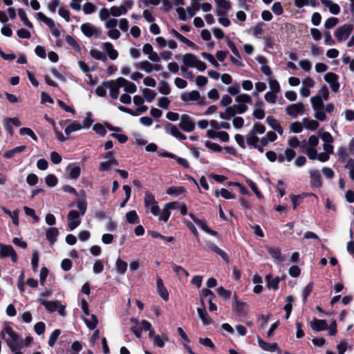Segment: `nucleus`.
I'll return each instance as SVG.
<instances>
[{
	"instance_id": "09e8293b",
	"label": "nucleus",
	"mask_w": 354,
	"mask_h": 354,
	"mask_svg": "<svg viewBox=\"0 0 354 354\" xmlns=\"http://www.w3.org/2000/svg\"><path fill=\"white\" fill-rule=\"evenodd\" d=\"M142 92L144 97L148 102H151L156 96V93L154 91L149 88H144Z\"/></svg>"
},
{
	"instance_id": "9b49d317",
	"label": "nucleus",
	"mask_w": 354,
	"mask_h": 354,
	"mask_svg": "<svg viewBox=\"0 0 354 354\" xmlns=\"http://www.w3.org/2000/svg\"><path fill=\"white\" fill-rule=\"evenodd\" d=\"M80 213L76 210H71L69 212L68 218V226L71 230H75L80 224Z\"/></svg>"
},
{
	"instance_id": "58836bf2",
	"label": "nucleus",
	"mask_w": 354,
	"mask_h": 354,
	"mask_svg": "<svg viewBox=\"0 0 354 354\" xmlns=\"http://www.w3.org/2000/svg\"><path fill=\"white\" fill-rule=\"evenodd\" d=\"M127 81L128 80H127L124 77H118L115 81H106V84H107V86H110L111 84L115 85L118 88H120V87L124 88L126 86V84H127Z\"/></svg>"
},
{
	"instance_id": "393cba45",
	"label": "nucleus",
	"mask_w": 354,
	"mask_h": 354,
	"mask_svg": "<svg viewBox=\"0 0 354 354\" xmlns=\"http://www.w3.org/2000/svg\"><path fill=\"white\" fill-rule=\"evenodd\" d=\"M80 194L82 196V198L78 200L77 207L80 212V215L83 216L86 211L87 204H86V202L85 200V197H86L85 192L84 190H81Z\"/></svg>"
},
{
	"instance_id": "052dcab7",
	"label": "nucleus",
	"mask_w": 354,
	"mask_h": 354,
	"mask_svg": "<svg viewBox=\"0 0 354 354\" xmlns=\"http://www.w3.org/2000/svg\"><path fill=\"white\" fill-rule=\"evenodd\" d=\"M269 86L272 93H278L280 92V86L276 80H270L269 81Z\"/></svg>"
},
{
	"instance_id": "774afa93",
	"label": "nucleus",
	"mask_w": 354,
	"mask_h": 354,
	"mask_svg": "<svg viewBox=\"0 0 354 354\" xmlns=\"http://www.w3.org/2000/svg\"><path fill=\"white\" fill-rule=\"evenodd\" d=\"M45 328V324L41 322H37L34 326L35 333L39 335H42L44 333Z\"/></svg>"
},
{
	"instance_id": "2eb2a0df",
	"label": "nucleus",
	"mask_w": 354,
	"mask_h": 354,
	"mask_svg": "<svg viewBox=\"0 0 354 354\" xmlns=\"http://www.w3.org/2000/svg\"><path fill=\"white\" fill-rule=\"evenodd\" d=\"M201 304L203 307L197 308L198 315L201 319L203 324L204 325H209L212 323V319L209 317L203 302V300L201 299Z\"/></svg>"
},
{
	"instance_id": "69168bd1",
	"label": "nucleus",
	"mask_w": 354,
	"mask_h": 354,
	"mask_svg": "<svg viewBox=\"0 0 354 354\" xmlns=\"http://www.w3.org/2000/svg\"><path fill=\"white\" fill-rule=\"evenodd\" d=\"M306 153L310 160H315L317 157V151L315 148L307 147L306 149Z\"/></svg>"
},
{
	"instance_id": "473e14b6",
	"label": "nucleus",
	"mask_w": 354,
	"mask_h": 354,
	"mask_svg": "<svg viewBox=\"0 0 354 354\" xmlns=\"http://www.w3.org/2000/svg\"><path fill=\"white\" fill-rule=\"evenodd\" d=\"M90 55L97 60L106 62L107 59L106 55L102 51L97 49H91L90 50Z\"/></svg>"
},
{
	"instance_id": "bb28decb",
	"label": "nucleus",
	"mask_w": 354,
	"mask_h": 354,
	"mask_svg": "<svg viewBox=\"0 0 354 354\" xmlns=\"http://www.w3.org/2000/svg\"><path fill=\"white\" fill-rule=\"evenodd\" d=\"M127 12V8L125 6H113L110 8L111 15L113 17H120V15H125Z\"/></svg>"
},
{
	"instance_id": "f03ea898",
	"label": "nucleus",
	"mask_w": 354,
	"mask_h": 354,
	"mask_svg": "<svg viewBox=\"0 0 354 354\" xmlns=\"http://www.w3.org/2000/svg\"><path fill=\"white\" fill-rule=\"evenodd\" d=\"M310 102L315 112V118L319 121H325L326 115L324 111L323 100L320 95H315L310 98Z\"/></svg>"
},
{
	"instance_id": "bf43d9fd",
	"label": "nucleus",
	"mask_w": 354,
	"mask_h": 354,
	"mask_svg": "<svg viewBox=\"0 0 354 354\" xmlns=\"http://www.w3.org/2000/svg\"><path fill=\"white\" fill-rule=\"evenodd\" d=\"M57 181V177L53 174H49L46 178V183L49 187H55Z\"/></svg>"
},
{
	"instance_id": "72a5a7b5",
	"label": "nucleus",
	"mask_w": 354,
	"mask_h": 354,
	"mask_svg": "<svg viewBox=\"0 0 354 354\" xmlns=\"http://www.w3.org/2000/svg\"><path fill=\"white\" fill-rule=\"evenodd\" d=\"M26 148V147L25 145L15 147L10 150L7 151L4 154V157L7 158H11L15 156V153H19L24 151Z\"/></svg>"
},
{
	"instance_id": "423d86ee",
	"label": "nucleus",
	"mask_w": 354,
	"mask_h": 354,
	"mask_svg": "<svg viewBox=\"0 0 354 354\" xmlns=\"http://www.w3.org/2000/svg\"><path fill=\"white\" fill-rule=\"evenodd\" d=\"M286 111L288 115L297 118L299 115L304 113L305 106L302 102L291 104L286 107Z\"/></svg>"
},
{
	"instance_id": "a19ab883",
	"label": "nucleus",
	"mask_w": 354,
	"mask_h": 354,
	"mask_svg": "<svg viewBox=\"0 0 354 354\" xmlns=\"http://www.w3.org/2000/svg\"><path fill=\"white\" fill-rule=\"evenodd\" d=\"M103 86L105 88H109L110 89V96L113 99H117L119 96L120 88L116 87L115 85L107 86L106 82H103Z\"/></svg>"
},
{
	"instance_id": "6ab92c4d",
	"label": "nucleus",
	"mask_w": 354,
	"mask_h": 354,
	"mask_svg": "<svg viewBox=\"0 0 354 354\" xmlns=\"http://www.w3.org/2000/svg\"><path fill=\"white\" fill-rule=\"evenodd\" d=\"M197 59V57L192 53H186L183 56V64L191 68L195 67Z\"/></svg>"
},
{
	"instance_id": "680f3d73",
	"label": "nucleus",
	"mask_w": 354,
	"mask_h": 354,
	"mask_svg": "<svg viewBox=\"0 0 354 354\" xmlns=\"http://www.w3.org/2000/svg\"><path fill=\"white\" fill-rule=\"evenodd\" d=\"M198 342L203 346L209 347L211 349H214L215 347L212 341L208 337H205V338L200 337L198 339Z\"/></svg>"
},
{
	"instance_id": "5fc2aeb1",
	"label": "nucleus",
	"mask_w": 354,
	"mask_h": 354,
	"mask_svg": "<svg viewBox=\"0 0 354 354\" xmlns=\"http://www.w3.org/2000/svg\"><path fill=\"white\" fill-rule=\"evenodd\" d=\"M236 300V310L241 314H245L247 312L248 306L245 303L239 302L236 300V297L234 296Z\"/></svg>"
},
{
	"instance_id": "338daca9",
	"label": "nucleus",
	"mask_w": 354,
	"mask_h": 354,
	"mask_svg": "<svg viewBox=\"0 0 354 354\" xmlns=\"http://www.w3.org/2000/svg\"><path fill=\"white\" fill-rule=\"evenodd\" d=\"M81 172V169L79 166H76L71 169L70 173H69V178L71 179H76L77 178Z\"/></svg>"
},
{
	"instance_id": "8fccbe9b",
	"label": "nucleus",
	"mask_w": 354,
	"mask_h": 354,
	"mask_svg": "<svg viewBox=\"0 0 354 354\" xmlns=\"http://www.w3.org/2000/svg\"><path fill=\"white\" fill-rule=\"evenodd\" d=\"M85 323L88 328L91 330L94 329L98 323V320L97 317L95 315H91V320H88L86 319H84Z\"/></svg>"
},
{
	"instance_id": "a211bd4d",
	"label": "nucleus",
	"mask_w": 354,
	"mask_h": 354,
	"mask_svg": "<svg viewBox=\"0 0 354 354\" xmlns=\"http://www.w3.org/2000/svg\"><path fill=\"white\" fill-rule=\"evenodd\" d=\"M310 185L312 187H320L322 185V177L318 170L310 171Z\"/></svg>"
},
{
	"instance_id": "e2e57ef3",
	"label": "nucleus",
	"mask_w": 354,
	"mask_h": 354,
	"mask_svg": "<svg viewBox=\"0 0 354 354\" xmlns=\"http://www.w3.org/2000/svg\"><path fill=\"white\" fill-rule=\"evenodd\" d=\"M96 7L90 2L86 3L83 6V11L86 15H89L95 11Z\"/></svg>"
},
{
	"instance_id": "e433bc0d",
	"label": "nucleus",
	"mask_w": 354,
	"mask_h": 354,
	"mask_svg": "<svg viewBox=\"0 0 354 354\" xmlns=\"http://www.w3.org/2000/svg\"><path fill=\"white\" fill-rule=\"evenodd\" d=\"M144 204L145 206L146 207L150 205H153L155 204H157L154 196L149 191L145 192Z\"/></svg>"
},
{
	"instance_id": "f257e3e1",
	"label": "nucleus",
	"mask_w": 354,
	"mask_h": 354,
	"mask_svg": "<svg viewBox=\"0 0 354 354\" xmlns=\"http://www.w3.org/2000/svg\"><path fill=\"white\" fill-rule=\"evenodd\" d=\"M235 101L237 104L227 106L225 109V113L229 119L231 117L235 116L237 113L242 114L246 112L248 109L247 104L252 103V97L248 94L243 93L237 95L235 97Z\"/></svg>"
},
{
	"instance_id": "3c124183",
	"label": "nucleus",
	"mask_w": 354,
	"mask_h": 354,
	"mask_svg": "<svg viewBox=\"0 0 354 354\" xmlns=\"http://www.w3.org/2000/svg\"><path fill=\"white\" fill-rule=\"evenodd\" d=\"M93 123V120L91 118V113H87L86 116L82 120V122L80 123L82 129H88Z\"/></svg>"
},
{
	"instance_id": "6e6d98bb",
	"label": "nucleus",
	"mask_w": 354,
	"mask_h": 354,
	"mask_svg": "<svg viewBox=\"0 0 354 354\" xmlns=\"http://www.w3.org/2000/svg\"><path fill=\"white\" fill-rule=\"evenodd\" d=\"M338 23V19L336 17H330L324 23V27L326 29H330L335 27Z\"/></svg>"
},
{
	"instance_id": "13d9d810",
	"label": "nucleus",
	"mask_w": 354,
	"mask_h": 354,
	"mask_svg": "<svg viewBox=\"0 0 354 354\" xmlns=\"http://www.w3.org/2000/svg\"><path fill=\"white\" fill-rule=\"evenodd\" d=\"M201 55L203 56V57L204 59L209 61L215 67H218L219 66V64L215 59V58L214 57V56L212 55L203 52V53H202Z\"/></svg>"
},
{
	"instance_id": "de8ad7c7",
	"label": "nucleus",
	"mask_w": 354,
	"mask_h": 354,
	"mask_svg": "<svg viewBox=\"0 0 354 354\" xmlns=\"http://www.w3.org/2000/svg\"><path fill=\"white\" fill-rule=\"evenodd\" d=\"M61 332H60V330L59 329H56L51 334H50V336L49 337V339H48V345L50 346V347H53L57 339H58L59 335H60Z\"/></svg>"
},
{
	"instance_id": "5701e85b",
	"label": "nucleus",
	"mask_w": 354,
	"mask_h": 354,
	"mask_svg": "<svg viewBox=\"0 0 354 354\" xmlns=\"http://www.w3.org/2000/svg\"><path fill=\"white\" fill-rule=\"evenodd\" d=\"M206 243L209 249L220 255L225 261H229L228 256L223 250L218 248L214 243H212L211 241H207Z\"/></svg>"
},
{
	"instance_id": "412c9836",
	"label": "nucleus",
	"mask_w": 354,
	"mask_h": 354,
	"mask_svg": "<svg viewBox=\"0 0 354 354\" xmlns=\"http://www.w3.org/2000/svg\"><path fill=\"white\" fill-rule=\"evenodd\" d=\"M266 121L273 130L276 131L280 135L283 133V128L274 117L268 116Z\"/></svg>"
},
{
	"instance_id": "ea45409f",
	"label": "nucleus",
	"mask_w": 354,
	"mask_h": 354,
	"mask_svg": "<svg viewBox=\"0 0 354 354\" xmlns=\"http://www.w3.org/2000/svg\"><path fill=\"white\" fill-rule=\"evenodd\" d=\"M127 221L131 224H136L139 222L138 216L135 210H131L126 214Z\"/></svg>"
},
{
	"instance_id": "79ce46f5",
	"label": "nucleus",
	"mask_w": 354,
	"mask_h": 354,
	"mask_svg": "<svg viewBox=\"0 0 354 354\" xmlns=\"http://www.w3.org/2000/svg\"><path fill=\"white\" fill-rule=\"evenodd\" d=\"M268 252L271 255V257L279 261H282L283 259L281 255V250L278 248H268Z\"/></svg>"
},
{
	"instance_id": "7c9ffc66",
	"label": "nucleus",
	"mask_w": 354,
	"mask_h": 354,
	"mask_svg": "<svg viewBox=\"0 0 354 354\" xmlns=\"http://www.w3.org/2000/svg\"><path fill=\"white\" fill-rule=\"evenodd\" d=\"M127 263L118 258L115 262L116 270L120 274H124L127 269Z\"/></svg>"
},
{
	"instance_id": "864d4df0",
	"label": "nucleus",
	"mask_w": 354,
	"mask_h": 354,
	"mask_svg": "<svg viewBox=\"0 0 354 354\" xmlns=\"http://www.w3.org/2000/svg\"><path fill=\"white\" fill-rule=\"evenodd\" d=\"M303 128V124L299 122H294L290 125V129L293 133H300L302 131Z\"/></svg>"
},
{
	"instance_id": "1a4fd4ad",
	"label": "nucleus",
	"mask_w": 354,
	"mask_h": 354,
	"mask_svg": "<svg viewBox=\"0 0 354 354\" xmlns=\"http://www.w3.org/2000/svg\"><path fill=\"white\" fill-rule=\"evenodd\" d=\"M179 127L186 132H191L195 128V123L188 115L183 114L180 117Z\"/></svg>"
},
{
	"instance_id": "a878e982",
	"label": "nucleus",
	"mask_w": 354,
	"mask_h": 354,
	"mask_svg": "<svg viewBox=\"0 0 354 354\" xmlns=\"http://www.w3.org/2000/svg\"><path fill=\"white\" fill-rule=\"evenodd\" d=\"M59 234V231L56 227H49L46 233V239L50 243L56 241L57 237Z\"/></svg>"
},
{
	"instance_id": "0e129e2a",
	"label": "nucleus",
	"mask_w": 354,
	"mask_h": 354,
	"mask_svg": "<svg viewBox=\"0 0 354 354\" xmlns=\"http://www.w3.org/2000/svg\"><path fill=\"white\" fill-rule=\"evenodd\" d=\"M110 15V10L106 8H102L99 11V17L102 21H105L108 19Z\"/></svg>"
},
{
	"instance_id": "6e6552de",
	"label": "nucleus",
	"mask_w": 354,
	"mask_h": 354,
	"mask_svg": "<svg viewBox=\"0 0 354 354\" xmlns=\"http://www.w3.org/2000/svg\"><path fill=\"white\" fill-rule=\"evenodd\" d=\"M81 31L87 37H99L100 35V30L90 23H85L82 24L80 27Z\"/></svg>"
},
{
	"instance_id": "0eeeda50",
	"label": "nucleus",
	"mask_w": 354,
	"mask_h": 354,
	"mask_svg": "<svg viewBox=\"0 0 354 354\" xmlns=\"http://www.w3.org/2000/svg\"><path fill=\"white\" fill-rule=\"evenodd\" d=\"M353 29L351 24H344L339 27L335 32V35L339 41H342L348 37Z\"/></svg>"
},
{
	"instance_id": "cd10ccee",
	"label": "nucleus",
	"mask_w": 354,
	"mask_h": 354,
	"mask_svg": "<svg viewBox=\"0 0 354 354\" xmlns=\"http://www.w3.org/2000/svg\"><path fill=\"white\" fill-rule=\"evenodd\" d=\"M266 280L267 282V286L268 288H272L274 290H277L278 288L279 278L274 277L273 278L272 276L268 274L266 277Z\"/></svg>"
},
{
	"instance_id": "dca6fc26",
	"label": "nucleus",
	"mask_w": 354,
	"mask_h": 354,
	"mask_svg": "<svg viewBox=\"0 0 354 354\" xmlns=\"http://www.w3.org/2000/svg\"><path fill=\"white\" fill-rule=\"evenodd\" d=\"M310 327L313 330L318 332L326 330L328 327V324L324 319L314 318L310 322Z\"/></svg>"
},
{
	"instance_id": "c85d7f7f",
	"label": "nucleus",
	"mask_w": 354,
	"mask_h": 354,
	"mask_svg": "<svg viewBox=\"0 0 354 354\" xmlns=\"http://www.w3.org/2000/svg\"><path fill=\"white\" fill-rule=\"evenodd\" d=\"M1 209L5 214L9 215V217H11L12 223L15 225H19V210H15L13 212H12L11 211H10L9 209L4 207H2Z\"/></svg>"
},
{
	"instance_id": "4468645a",
	"label": "nucleus",
	"mask_w": 354,
	"mask_h": 354,
	"mask_svg": "<svg viewBox=\"0 0 354 354\" xmlns=\"http://www.w3.org/2000/svg\"><path fill=\"white\" fill-rule=\"evenodd\" d=\"M178 207L177 202L167 203L164 205L162 209V214L160 217V220L164 222H167L170 216V209H174Z\"/></svg>"
},
{
	"instance_id": "b1692460",
	"label": "nucleus",
	"mask_w": 354,
	"mask_h": 354,
	"mask_svg": "<svg viewBox=\"0 0 354 354\" xmlns=\"http://www.w3.org/2000/svg\"><path fill=\"white\" fill-rule=\"evenodd\" d=\"M302 124L306 129L315 131L319 127V123L315 120L308 118H304L302 119Z\"/></svg>"
},
{
	"instance_id": "f3484780",
	"label": "nucleus",
	"mask_w": 354,
	"mask_h": 354,
	"mask_svg": "<svg viewBox=\"0 0 354 354\" xmlns=\"http://www.w3.org/2000/svg\"><path fill=\"white\" fill-rule=\"evenodd\" d=\"M259 346L264 351H277L279 353H281V349L279 348L277 343L270 344L264 342L261 338L258 337Z\"/></svg>"
},
{
	"instance_id": "2f4dec72",
	"label": "nucleus",
	"mask_w": 354,
	"mask_h": 354,
	"mask_svg": "<svg viewBox=\"0 0 354 354\" xmlns=\"http://www.w3.org/2000/svg\"><path fill=\"white\" fill-rule=\"evenodd\" d=\"M82 129V127L81 126V124L76 121H74L65 129L64 132L67 136H69L71 133L79 131Z\"/></svg>"
},
{
	"instance_id": "9d476101",
	"label": "nucleus",
	"mask_w": 354,
	"mask_h": 354,
	"mask_svg": "<svg viewBox=\"0 0 354 354\" xmlns=\"http://www.w3.org/2000/svg\"><path fill=\"white\" fill-rule=\"evenodd\" d=\"M180 99L184 102H188L189 101H197L201 100L200 104H205V98L201 99L200 93L198 91H192L189 93H183L180 95Z\"/></svg>"
},
{
	"instance_id": "4be33fe9",
	"label": "nucleus",
	"mask_w": 354,
	"mask_h": 354,
	"mask_svg": "<svg viewBox=\"0 0 354 354\" xmlns=\"http://www.w3.org/2000/svg\"><path fill=\"white\" fill-rule=\"evenodd\" d=\"M321 2L328 8L329 12L333 15H337L339 13L340 8L338 4L333 2L330 0H321Z\"/></svg>"
},
{
	"instance_id": "ddd939ff",
	"label": "nucleus",
	"mask_w": 354,
	"mask_h": 354,
	"mask_svg": "<svg viewBox=\"0 0 354 354\" xmlns=\"http://www.w3.org/2000/svg\"><path fill=\"white\" fill-rule=\"evenodd\" d=\"M142 52L145 55L148 56L149 60L158 63L160 62L159 55L153 51V48L150 44H145L142 48Z\"/></svg>"
},
{
	"instance_id": "20e7f679",
	"label": "nucleus",
	"mask_w": 354,
	"mask_h": 354,
	"mask_svg": "<svg viewBox=\"0 0 354 354\" xmlns=\"http://www.w3.org/2000/svg\"><path fill=\"white\" fill-rule=\"evenodd\" d=\"M1 337L6 340L12 351H15L17 348L11 342H17L19 339V335L12 330L11 327L7 326L1 331Z\"/></svg>"
},
{
	"instance_id": "c756f323",
	"label": "nucleus",
	"mask_w": 354,
	"mask_h": 354,
	"mask_svg": "<svg viewBox=\"0 0 354 354\" xmlns=\"http://www.w3.org/2000/svg\"><path fill=\"white\" fill-rule=\"evenodd\" d=\"M185 189L183 187H169L166 190V194L169 195L179 196L185 192Z\"/></svg>"
},
{
	"instance_id": "4c0bfd02",
	"label": "nucleus",
	"mask_w": 354,
	"mask_h": 354,
	"mask_svg": "<svg viewBox=\"0 0 354 354\" xmlns=\"http://www.w3.org/2000/svg\"><path fill=\"white\" fill-rule=\"evenodd\" d=\"M138 68L146 72L147 73H150L152 72V64L148 60L140 62L138 64Z\"/></svg>"
},
{
	"instance_id": "4d7b16f0",
	"label": "nucleus",
	"mask_w": 354,
	"mask_h": 354,
	"mask_svg": "<svg viewBox=\"0 0 354 354\" xmlns=\"http://www.w3.org/2000/svg\"><path fill=\"white\" fill-rule=\"evenodd\" d=\"M66 41L74 49L77 50H80V46L79 44L72 36L67 35L66 37Z\"/></svg>"
},
{
	"instance_id": "aec40b11",
	"label": "nucleus",
	"mask_w": 354,
	"mask_h": 354,
	"mask_svg": "<svg viewBox=\"0 0 354 354\" xmlns=\"http://www.w3.org/2000/svg\"><path fill=\"white\" fill-rule=\"evenodd\" d=\"M103 48L106 52L111 59L114 60L118 57V51L115 49H114L113 46L111 43L108 41L104 42L103 44Z\"/></svg>"
},
{
	"instance_id": "c9c22d12",
	"label": "nucleus",
	"mask_w": 354,
	"mask_h": 354,
	"mask_svg": "<svg viewBox=\"0 0 354 354\" xmlns=\"http://www.w3.org/2000/svg\"><path fill=\"white\" fill-rule=\"evenodd\" d=\"M169 125L170 127V133L173 136L176 137V138H178L180 140H186V136L183 133H182L176 126L171 124H169Z\"/></svg>"
},
{
	"instance_id": "c03bdc74",
	"label": "nucleus",
	"mask_w": 354,
	"mask_h": 354,
	"mask_svg": "<svg viewBox=\"0 0 354 354\" xmlns=\"http://www.w3.org/2000/svg\"><path fill=\"white\" fill-rule=\"evenodd\" d=\"M345 168L348 170L349 178L354 182V160L352 158L348 159Z\"/></svg>"
},
{
	"instance_id": "49530a36",
	"label": "nucleus",
	"mask_w": 354,
	"mask_h": 354,
	"mask_svg": "<svg viewBox=\"0 0 354 354\" xmlns=\"http://www.w3.org/2000/svg\"><path fill=\"white\" fill-rule=\"evenodd\" d=\"M18 15L26 26L30 28H32V23L28 20L27 15L23 9L20 8L18 10Z\"/></svg>"
},
{
	"instance_id": "f704fd0d",
	"label": "nucleus",
	"mask_w": 354,
	"mask_h": 354,
	"mask_svg": "<svg viewBox=\"0 0 354 354\" xmlns=\"http://www.w3.org/2000/svg\"><path fill=\"white\" fill-rule=\"evenodd\" d=\"M259 142V138L257 136V135L254 134V132L250 131L246 138L247 144L249 146L256 147V145H258Z\"/></svg>"
},
{
	"instance_id": "f8f14e48",
	"label": "nucleus",
	"mask_w": 354,
	"mask_h": 354,
	"mask_svg": "<svg viewBox=\"0 0 354 354\" xmlns=\"http://www.w3.org/2000/svg\"><path fill=\"white\" fill-rule=\"evenodd\" d=\"M324 80L327 82L331 90L336 93L339 88V84L338 82V76L333 73H327L324 75Z\"/></svg>"
},
{
	"instance_id": "a18cd8bd",
	"label": "nucleus",
	"mask_w": 354,
	"mask_h": 354,
	"mask_svg": "<svg viewBox=\"0 0 354 354\" xmlns=\"http://www.w3.org/2000/svg\"><path fill=\"white\" fill-rule=\"evenodd\" d=\"M250 131L254 132L256 135L263 134L266 131V127L263 124L259 122H256L254 124L252 129Z\"/></svg>"
},
{
	"instance_id": "7ed1b4c3",
	"label": "nucleus",
	"mask_w": 354,
	"mask_h": 354,
	"mask_svg": "<svg viewBox=\"0 0 354 354\" xmlns=\"http://www.w3.org/2000/svg\"><path fill=\"white\" fill-rule=\"evenodd\" d=\"M39 302L41 305L45 306L46 309L48 312L52 313V312H55L57 310L60 315H62V316L65 315L66 307H65V306L61 304L59 301L56 300V301H48L44 298H39Z\"/></svg>"
},
{
	"instance_id": "37998d69",
	"label": "nucleus",
	"mask_w": 354,
	"mask_h": 354,
	"mask_svg": "<svg viewBox=\"0 0 354 354\" xmlns=\"http://www.w3.org/2000/svg\"><path fill=\"white\" fill-rule=\"evenodd\" d=\"M158 91L160 93L168 95L171 92L169 85L167 82L162 80L158 84Z\"/></svg>"
},
{
	"instance_id": "603ef678",
	"label": "nucleus",
	"mask_w": 354,
	"mask_h": 354,
	"mask_svg": "<svg viewBox=\"0 0 354 354\" xmlns=\"http://www.w3.org/2000/svg\"><path fill=\"white\" fill-rule=\"evenodd\" d=\"M19 133H20L21 135H28V136H29L30 138H32L35 141L37 140V136L33 132V131L31 129H30V128L23 127V128L20 129Z\"/></svg>"
},
{
	"instance_id": "39448f33",
	"label": "nucleus",
	"mask_w": 354,
	"mask_h": 354,
	"mask_svg": "<svg viewBox=\"0 0 354 354\" xmlns=\"http://www.w3.org/2000/svg\"><path fill=\"white\" fill-rule=\"evenodd\" d=\"M5 257H10L14 263L18 259L17 254L12 245L0 243V258Z\"/></svg>"
}]
</instances>
